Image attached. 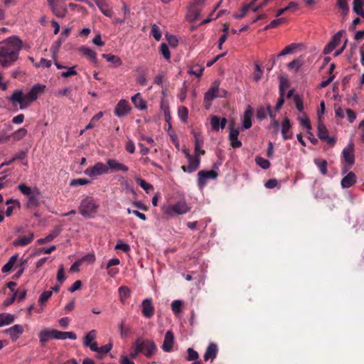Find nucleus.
I'll return each mask as SVG.
<instances>
[{
  "mask_svg": "<svg viewBox=\"0 0 364 364\" xmlns=\"http://www.w3.org/2000/svg\"><path fill=\"white\" fill-rule=\"evenodd\" d=\"M21 48L22 41L16 36L0 42V65L4 68L12 65L18 60Z\"/></svg>",
  "mask_w": 364,
  "mask_h": 364,
  "instance_id": "f257e3e1",
  "label": "nucleus"
},
{
  "mask_svg": "<svg viewBox=\"0 0 364 364\" xmlns=\"http://www.w3.org/2000/svg\"><path fill=\"white\" fill-rule=\"evenodd\" d=\"M45 87V85L37 84L26 95H23L22 90H16L9 97V100L15 106L17 105L16 103H18L21 109H26L37 99L38 94L44 91Z\"/></svg>",
  "mask_w": 364,
  "mask_h": 364,
  "instance_id": "f03ea898",
  "label": "nucleus"
},
{
  "mask_svg": "<svg viewBox=\"0 0 364 364\" xmlns=\"http://www.w3.org/2000/svg\"><path fill=\"white\" fill-rule=\"evenodd\" d=\"M18 189L22 194L27 196L26 207L28 209H35L40 205L39 196L41 193L37 188H31L25 183H21L18 186Z\"/></svg>",
  "mask_w": 364,
  "mask_h": 364,
  "instance_id": "7ed1b4c3",
  "label": "nucleus"
},
{
  "mask_svg": "<svg viewBox=\"0 0 364 364\" xmlns=\"http://www.w3.org/2000/svg\"><path fill=\"white\" fill-rule=\"evenodd\" d=\"M99 205L92 197L83 198L79 206V213L85 218H92L97 212Z\"/></svg>",
  "mask_w": 364,
  "mask_h": 364,
  "instance_id": "20e7f679",
  "label": "nucleus"
},
{
  "mask_svg": "<svg viewBox=\"0 0 364 364\" xmlns=\"http://www.w3.org/2000/svg\"><path fill=\"white\" fill-rule=\"evenodd\" d=\"M190 210L187 203L184 200H179L173 205L164 206L163 211L168 215H172L173 213L182 215L188 213Z\"/></svg>",
  "mask_w": 364,
  "mask_h": 364,
  "instance_id": "39448f33",
  "label": "nucleus"
},
{
  "mask_svg": "<svg viewBox=\"0 0 364 364\" xmlns=\"http://www.w3.org/2000/svg\"><path fill=\"white\" fill-rule=\"evenodd\" d=\"M136 344L140 347V353L146 358H151L156 351V346L154 341L143 340L140 338L136 340Z\"/></svg>",
  "mask_w": 364,
  "mask_h": 364,
  "instance_id": "423d86ee",
  "label": "nucleus"
},
{
  "mask_svg": "<svg viewBox=\"0 0 364 364\" xmlns=\"http://www.w3.org/2000/svg\"><path fill=\"white\" fill-rule=\"evenodd\" d=\"M219 82H214L211 87L209 88V90L205 92L204 96V101L205 102H209L208 105L205 106L206 109L209 108V106L210 105V102L216 97H223V95L225 94V91L223 90L221 92L222 94L219 93Z\"/></svg>",
  "mask_w": 364,
  "mask_h": 364,
  "instance_id": "0eeeda50",
  "label": "nucleus"
},
{
  "mask_svg": "<svg viewBox=\"0 0 364 364\" xmlns=\"http://www.w3.org/2000/svg\"><path fill=\"white\" fill-rule=\"evenodd\" d=\"M85 175L90 177H97L108 173V166L102 162L96 163L93 166H90L84 171Z\"/></svg>",
  "mask_w": 364,
  "mask_h": 364,
  "instance_id": "6e6552de",
  "label": "nucleus"
},
{
  "mask_svg": "<svg viewBox=\"0 0 364 364\" xmlns=\"http://www.w3.org/2000/svg\"><path fill=\"white\" fill-rule=\"evenodd\" d=\"M218 173L214 170L200 171L198 173V186L200 190L207 185L209 179H216Z\"/></svg>",
  "mask_w": 364,
  "mask_h": 364,
  "instance_id": "1a4fd4ad",
  "label": "nucleus"
},
{
  "mask_svg": "<svg viewBox=\"0 0 364 364\" xmlns=\"http://www.w3.org/2000/svg\"><path fill=\"white\" fill-rule=\"evenodd\" d=\"M131 109V107L126 100H120L114 108V113L116 116L122 117L128 114Z\"/></svg>",
  "mask_w": 364,
  "mask_h": 364,
  "instance_id": "9d476101",
  "label": "nucleus"
},
{
  "mask_svg": "<svg viewBox=\"0 0 364 364\" xmlns=\"http://www.w3.org/2000/svg\"><path fill=\"white\" fill-rule=\"evenodd\" d=\"M317 129L318 136L321 140L326 141L328 144L331 146L335 144V139L333 137H329L328 131L323 123L319 122L318 124Z\"/></svg>",
  "mask_w": 364,
  "mask_h": 364,
  "instance_id": "9b49d317",
  "label": "nucleus"
},
{
  "mask_svg": "<svg viewBox=\"0 0 364 364\" xmlns=\"http://www.w3.org/2000/svg\"><path fill=\"white\" fill-rule=\"evenodd\" d=\"M342 156L344 161L350 166H352L355 163L354 144L353 142H350L348 146L343 149Z\"/></svg>",
  "mask_w": 364,
  "mask_h": 364,
  "instance_id": "f8f14e48",
  "label": "nucleus"
},
{
  "mask_svg": "<svg viewBox=\"0 0 364 364\" xmlns=\"http://www.w3.org/2000/svg\"><path fill=\"white\" fill-rule=\"evenodd\" d=\"M229 140L233 148H240L242 146V142L238 140L239 130L234 127V123L231 122L229 125Z\"/></svg>",
  "mask_w": 364,
  "mask_h": 364,
  "instance_id": "ddd939ff",
  "label": "nucleus"
},
{
  "mask_svg": "<svg viewBox=\"0 0 364 364\" xmlns=\"http://www.w3.org/2000/svg\"><path fill=\"white\" fill-rule=\"evenodd\" d=\"M141 313L146 318H151L154 314V307L151 299H145L141 303Z\"/></svg>",
  "mask_w": 364,
  "mask_h": 364,
  "instance_id": "4468645a",
  "label": "nucleus"
},
{
  "mask_svg": "<svg viewBox=\"0 0 364 364\" xmlns=\"http://www.w3.org/2000/svg\"><path fill=\"white\" fill-rule=\"evenodd\" d=\"M23 327L20 324H16L12 327L5 330V333L9 335L13 341H16L23 333Z\"/></svg>",
  "mask_w": 364,
  "mask_h": 364,
  "instance_id": "2eb2a0df",
  "label": "nucleus"
},
{
  "mask_svg": "<svg viewBox=\"0 0 364 364\" xmlns=\"http://www.w3.org/2000/svg\"><path fill=\"white\" fill-rule=\"evenodd\" d=\"M108 170L110 169L112 171H123L127 172L129 167L124 164L119 163L116 159H108L107 161Z\"/></svg>",
  "mask_w": 364,
  "mask_h": 364,
  "instance_id": "dca6fc26",
  "label": "nucleus"
},
{
  "mask_svg": "<svg viewBox=\"0 0 364 364\" xmlns=\"http://www.w3.org/2000/svg\"><path fill=\"white\" fill-rule=\"evenodd\" d=\"M218 352V346L214 343H210L207 347L205 354L203 355L204 360H213L216 358Z\"/></svg>",
  "mask_w": 364,
  "mask_h": 364,
  "instance_id": "f3484780",
  "label": "nucleus"
},
{
  "mask_svg": "<svg viewBox=\"0 0 364 364\" xmlns=\"http://www.w3.org/2000/svg\"><path fill=\"white\" fill-rule=\"evenodd\" d=\"M193 134L194 136L195 154L199 155V156L204 155L205 152L201 149L203 145V137L200 134L196 132H193Z\"/></svg>",
  "mask_w": 364,
  "mask_h": 364,
  "instance_id": "a211bd4d",
  "label": "nucleus"
},
{
  "mask_svg": "<svg viewBox=\"0 0 364 364\" xmlns=\"http://www.w3.org/2000/svg\"><path fill=\"white\" fill-rule=\"evenodd\" d=\"M174 341V336L172 331H168L165 334L164 341L162 345V349L164 352H171L172 350Z\"/></svg>",
  "mask_w": 364,
  "mask_h": 364,
  "instance_id": "6ab92c4d",
  "label": "nucleus"
},
{
  "mask_svg": "<svg viewBox=\"0 0 364 364\" xmlns=\"http://www.w3.org/2000/svg\"><path fill=\"white\" fill-rule=\"evenodd\" d=\"M79 51L92 63L97 64V53L94 50L90 48L81 46L79 48Z\"/></svg>",
  "mask_w": 364,
  "mask_h": 364,
  "instance_id": "aec40b11",
  "label": "nucleus"
},
{
  "mask_svg": "<svg viewBox=\"0 0 364 364\" xmlns=\"http://www.w3.org/2000/svg\"><path fill=\"white\" fill-rule=\"evenodd\" d=\"M355 183L356 176L353 172L350 171L342 178L341 185L342 188H348L353 186Z\"/></svg>",
  "mask_w": 364,
  "mask_h": 364,
  "instance_id": "412c9836",
  "label": "nucleus"
},
{
  "mask_svg": "<svg viewBox=\"0 0 364 364\" xmlns=\"http://www.w3.org/2000/svg\"><path fill=\"white\" fill-rule=\"evenodd\" d=\"M131 100L136 108L141 110L146 108V102L142 99L139 92L132 97Z\"/></svg>",
  "mask_w": 364,
  "mask_h": 364,
  "instance_id": "4be33fe9",
  "label": "nucleus"
},
{
  "mask_svg": "<svg viewBox=\"0 0 364 364\" xmlns=\"http://www.w3.org/2000/svg\"><path fill=\"white\" fill-rule=\"evenodd\" d=\"M252 110L250 106L246 109L243 116L242 126L247 129L252 127Z\"/></svg>",
  "mask_w": 364,
  "mask_h": 364,
  "instance_id": "5701e85b",
  "label": "nucleus"
},
{
  "mask_svg": "<svg viewBox=\"0 0 364 364\" xmlns=\"http://www.w3.org/2000/svg\"><path fill=\"white\" fill-rule=\"evenodd\" d=\"M33 237V233L30 232L28 235H23L18 237L14 241V245L15 246H26L32 242Z\"/></svg>",
  "mask_w": 364,
  "mask_h": 364,
  "instance_id": "b1692460",
  "label": "nucleus"
},
{
  "mask_svg": "<svg viewBox=\"0 0 364 364\" xmlns=\"http://www.w3.org/2000/svg\"><path fill=\"white\" fill-rule=\"evenodd\" d=\"M291 123L288 118H285L282 124V134L284 140L291 139L292 134H288L289 129H291Z\"/></svg>",
  "mask_w": 364,
  "mask_h": 364,
  "instance_id": "393cba45",
  "label": "nucleus"
},
{
  "mask_svg": "<svg viewBox=\"0 0 364 364\" xmlns=\"http://www.w3.org/2000/svg\"><path fill=\"white\" fill-rule=\"evenodd\" d=\"M53 335H54L53 329H52V330L44 329V330L41 331L38 334L40 342L43 345H44L50 339L53 338Z\"/></svg>",
  "mask_w": 364,
  "mask_h": 364,
  "instance_id": "a878e982",
  "label": "nucleus"
},
{
  "mask_svg": "<svg viewBox=\"0 0 364 364\" xmlns=\"http://www.w3.org/2000/svg\"><path fill=\"white\" fill-rule=\"evenodd\" d=\"M14 316L11 314H0V327L12 323L14 321Z\"/></svg>",
  "mask_w": 364,
  "mask_h": 364,
  "instance_id": "bb28decb",
  "label": "nucleus"
},
{
  "mask_svg": "<svg viewBox=\"0 0 364 364\" xmlns=\"http://www.w3.org/2000/svg\"><path fill=\"white\" fill-rule=\"evenodd\" d=\"M101 12L107 17H111L112 10L103 1V0H97L95 1Z\"/></svg>",
  "mask_w": 364,
  "mask_h": 364,
  "instance_id": "cd10ccee",
  "label": "nucleus"
},
{
  "mask_svg": "<svg viewBox=\"0 0 364 364\" xmlns=\"http://www.w3.org/2000/svg\"><path fill=\"white\" fill-rule=\"evenodd\" d=\"M103 117V112H99L95 115H94L89 124L85 127V128L80 132V134H82L85 130L91 129L94 128L96 125V122L99 121Z\"/></svg>",
  "mask_w": 364,
  "mask_h": 364,
  "instance_id": "c85d7f7f",
  "label": "nucleus"
},
{
  "mask_svg": "<svg viewBox=\"0 0 364 364\" xmlns=\"http://www.w3.org/2000/svg\"><path fill=\"white\" fill-rule=\"evenodd\" d=\"M53 14L58 18H64L68 13V9L64 6H56L50 9Z\"/></svg>",
  "mask_w": 364,
  "mask_h": 364,
  "instance_id": "c756f323",
  "label": "nucleus"
},
{
  "mask_svg": "<svg viewBox=\"0 0 364 364\" xmlns=\"http://www.w3.org/2000/svg\"><path fill=\"white\" fill-rule=\"evenodd\" d=\"M364 2L363 0H353V11L358 15L364 18V10L363 9Z\"/></svg>",
  "mask_w": 364,
  "mask_h": 364,
  "instance_id": "7c9ffc66",
  "label": "nucleus"
},
{
  "mask_svg": "<svg viewBox=\"0 0 364 364\" xmlns=\"http://www.w3.org/2000/svg\"><path fill=\"white\" fill-rule=\"evenodd\" d=\"M112 348V343H109L105 346H100L98 348V350H97L96 353H97V357L100 359H102L103 355L107 354Z\"/></svg>",
  "mask_w": 364,
  "mask_h": 364,
  "instance_id": "2f4dec72",
  "label": "nucleus"
},
{
  "mask_svg": "<svg viewBox=\"0 0 364 364\" xmlns=\"http://www.w3.org/2000/svg\"><path fill=\"white\" fill-rule=\"evenodd\" d=\"M102 56L108 62L114 63L115 67H119L122 64V60L117 55L104 53Z\"/></svg>",
  "mask_w": 364,
  "mask_h": 364,
  "instance_id": "473e14b6",
  "label": "nucleus"
},
{
  "mask_svg": "<svg viewBox=\"0 0 364 364\" xmlns=\"http://www.w3.org/2000/svg\"><path fill=\"white\" fill-rule=\"evenodd\" d=\"M17 258H18V255H16L11 257L9 262L3 266V267L1 269L2 272L6 273V272H10L11 270V269L13 268L14 264L16 263Z\"/></svg>",
  "mask_w": 364,
  "mask_h": 364,
  "instance_id": "72a5a7b5",
  "label": "nucleus"
},
{
  "mask_svg": "<svg viewBox=\"0 0 364 364\" xmlns=\"http://www.w3.org/2000/svg\"><path fill=\"white\" fill-rule=\"evenodd\" d=\"M96 337L97 331L95 330L89 331L84 337L83 345L85 346L90 345L92 342L95 341Z\"/></svg>",
  "mask_w": 364,
  "mask_h": 364,
  "instance_id": "f704fd0d",
  "label": "nucleus"
},
{
  "mask_svg": "<svg viewBox=\"0 0 364 364\" xmlns=\"http://www.w3.org/2000/svg\"><path fill=\"white\" fill-rule=\"evenodd\" d=\"M135 180L137 184L140 186L147 193H149L150 191H152L154 189L153 186L147 183L144 179L139 177H136Z\"/></svg>",
  "mask_w": 364,
  "mask_h": 364,
  "instance_id": "c9c22d12",
  "label": "nucleus"
},
{
  "mask_svg": "<svg viewBox=\"0 0 364 364\" xmlns=\"http://www.w3.org/2000/svg\"><path fill=\"white\" fill-rule=\"evenodd\" d=\"M336 6L341 11L343 16L347 15L349 11L347 0H337Z\"/></svg>",
  "mask_w": 364,
  "mask_h": 364,
  "instance_id": "e433bc0d",
  "label": "nucleus"
},
{
  "mask_svg": "<svg viewBox=\"0 0 364 364\" xmlns=\"http://www.w3.org/2000/svg\"><path fill=\"white\" fill-rule=\"evenodd\" d=\"M119 330L122 338H127L130 333V327L125 325V321H122L119 325Z\"/></svg>",
  "mask_w": 364,
  "mask_h": 364,
  "instance_id": "4c0bfd02",
  "label": "nucleus"
},
{
  "mask_svg": "<svg viewBox=\"0 0 364 364\" xmlns=\"http://www.w3.org/2000/svg\"><path fill=\"white\" fill-rule=\"evenodd\" d=\"M315 164L319 168L321 173L326 175L327 173V161L326 160L314 159Z\"/></svg>",
  "mask_w": 364,
  "mask_h": 364,
  "instance_id": "58836bf2",
  "label": "nucleus"
},
{
  "mask_svg": "<svg viewBox=\"0 0 364 364\" xmlns=\"http://www.w3.org/2000/svg\"><path fill=\"white\" fill-rule=\"evenodd\" d=\"M27 130L25 128H20L12 134L14 140L19 141L26 136Z\"/></svg>",
  "mask_w": 364,
  "mask_h": 364,
  "instance_id": "ea45409f",
  "label": "nucleus"
},
{
  "mask_svg": "<svg viewBox=\"0 0 364 364\" xmlns=\"http://www.w3.org/2000/svg\"><path fill=\"white\" fill-rule=\"evenodd\" d=\"M256 164L263 169H267L270 166V162L261 156H257L255 159Z\"/></svg>",
  "mask_w": 364,
  "mask_h": 364,
  "instance_id": "a19ab883",
  "label": "nucleus"
},
{
  "mask_svg": "<svg viewBox=\"0 0 364 364\" xmlns=\"http://www.w3.org/2000/svg\"><path fill=\"white\" fill-rule=\"evenodd\" d=\"M296 48V45L295 43H291L287 46H286L278 55L277 57H281L287 54L292 53Z\"/></svg>",
  "mask_w": 364,
  "mask_h": 364,
  "instance_id": "79ce46f5",
  "label": "nucleus"
},
{
  "mask_svg": "<svg viewBox=\"0 0 364 364\" xmlns=\"http://www.w3.org/2000/svg\"><path fill=\"white\" fill-rule=\"evenodd\" d=\"M178 117L183 122L187 121L188 110L186 107H180L178 110Z\"/></svg>",
  "mask_w": 364,
  "mask_h": 364,
  "instance_id": "37998d69",
  "label": "nucleus"
},
{
  "mask_svg": "<svg viewBox=\"0 0 364 364\" xmlns=\"http://www.w3.org/2000/svg\"><path fill=\"white\" fill-rule=\"evenodd\" d=\"M188 355L186 360L188 361H196L198 360L199 355L197 351L192 348H188L187 350Z\"/></svg>",
  "mask_w": 364,
  "mask_h": 364,
  "instance_id": "c03bdc74",
  "label": "nucleus"
},
{
  "mask_svg": "<svg viewBox=\"0 0 364 364\" xmlns=\"http://www.w3.org/2000/svg\"><path fill=\"white\" fill-rule=\"evenodd\" d=\"M119 294L121 300H124L130 296V290L127 287L122 286L119 288Z\"/></svg>",
  "mask_w": 364,
  "mask_h": 364,
  "instance_id": "a18cd8bd",
  "label": "nucleus"
},
{
  "mask_svg": "<svg viewBox=\"0 0 364 364\" xmlns=\"http://www.w3.org/2000/svg\"><path fill=\"white\" fill-rule=\"evenodd\" d=\"M52 294L53 293L51 291H45L41 294L38 299V302L40 303L41 306L44 305V304L50 298Z\"/></svg>",
  "mask_w": 364,
  "mask_h": 364,
  "instance_id": "49530a36",
  "label": "nucleus"
},
{
  "mask_svg": "<svg viewBox=\"0 0 364 364\" xmlns=\"http://www.w3.org/2000/svg\"><path fill=\"white\" fill-rule=\"evenodd\" d=\"M160 53L166 60L171 58V53L168 46L166 43H161L160 46Z\"/></svg>",
  "mask_w": 364,
  "mask_h": 364,
  "instance_id": "de8ad7c7",
  "label": "nucleus"
},
{
  "mask_svg": "<svg viewBox=\"0 0 364 364\" xmlns=\"http://www.w3.org/2000/svg\"><path fill=\"white\" fill-rule=\"evenodd\" d=\"M151 34L153 36V37L156 41H159L161 38V30H160L159 27L156 24L152 25L151 30Z\"/></svg>",
  "mask_w": 364,
  "mask_h": 364,
  "instance_id": "09e8293b",
  "label": "nucleus"
},
{
  "mask_svg": "<svg viewBox=\"0 0 364 364\" xmlns=\"http://www.w3.org/2000/svg\"><path fill=\"white\" fill-rule=\"evenodd\" d=\"M90 181L88 179L86 178H77V179H73L70 185L71 186H84L90 183Z\"/></svg>",
  "mask_w": 364,
  "mask_h": 364,
  "instance_id": "8fccbe9b",
  "label": "nucleus"
},
{
  "mask_svg": "<svg viewBox=\"0 0 364 364\" xmlns=\"http://www.w3.org/2000/svg\"><path fill=\"white\" fill-rule=\"evenodd\" d=\"M56 279L60 284L65 279V270L63 264L59 265Z\"/></svg>",
  "mask_w": 364,
  "mask_h": 364,
  "instance_id": "3c124183",
  "label": "nucleus"
},
{
  "mask_svg": "<svg viewBox=\"0 0 364 364\" xmlns=\"http://www.w3.org/2000/svg\"><path fill=\"white\" fill-rule=\"evenodd\" d=\"M210 124L213 130L218 131L220 129V117L216 115L212 116L210 119Z\"/></svg>",
  "mask_w": 364,
  "mask_h": 364,
  "instance_id": "603ef678",
  "label": "nucleus"
},
{
  "mask_svg": "<svg viewBox=\"0 0 364 364\" xmlns=\"http://www.w3.org/2000/svg\"><path fill=\"white\" fill-rule=\"evenodd\" d=\"M199 167H198V161L195 164H188V166H182L181 169L186 173H193L196 171Z\"/></svg>",
  "mask_w": 364,
  "mask_h": 364,
  "instance_id": "864d4df0",
  "label": "nucleus"
},
{
  "mask_svg": "<svg viewBox=\"0 0 364 364\" xmlns=\"http://www.w3.org/2000/svg\"><path fill=\"white\" fill-rule=\"evenodd\" d=\"M182 302L180 300H174L171 303V309L174 314H178L182 308Z\"/></svg>",
  "mask_w": 364,
  "mask_h": 364,
  "instance_id": "5fc2aeb1",
  "label": "nucleus"
},
{
  "mask_svg": "<svg viewBox=\"0 0 364 364\" xmlns=\"http://www.w3.org/2000/svg\"><path fill=\"white\" fill-rule=\"evenodd\" d=\"M301 65V60L296 59L289 63L287 67L289 70L294 69L296 71H297L300 68Z\"/></svg>",
  "mask_w": 364,
  "mask_h": 364,
  "instance_id": "6e6d98bb",
  "label": "nucleus"
},
{
  "mask_svg": "<svg viewBox=\"0 0 364 364\" xmlns=\"http://www.w3.org/2000/svg\"><path fill=\"white\" fill-rule=\"evenodd\" d=\"M294 101L295 102L297 109L299 112H302L304 109V104L301 97L299 95H295L294 96Z\"/></svg>",
  "mask_w": 364,
  "mask_h": 364,
  "instance_id": "4d7b16f0",
  "label": "nucleus"
},
{
  "mask_svg": "<svg viewBox=\"0 0 364 364\" xmlns=\"http://www.w3.org/2000/svg\"><path fill=\"white\" fill-rule=\"evenodd\" d=\"M132 348V350L130 353L129 355L132 358H136L138 356V355L139 353H140V350H141L140 347L137 346L136 342L135 341L133 343Z\"/></svg>",
  "mask_w": 364,
  "mask_h": 364,
  "instance_id": "13d9d810",
  "label": "nucleus"
},
{
  "mask_svg": "<svg viewBox=\"0 0 364 364\" xmlns=\"http://www.w3.org/2000/svg\"><path fill=\"white\" fill-rule=\"evenodd\" d=\"M166 38L168 43V44L172 47H176L178 45V39L173 35H166Z\"/></svg>",
  "mask_w": 364,
  "mask_h": 364,
  "instance_id": "bf43d9fd",
  "label": "nucleus"
},
{
  "mask_svg": "<svg viewBox=\"0 0 364 364\" xmlns=\"http://www.w3.org/2000/svg\"><path fill=\"white\" fill-rule=\"evenodd\" d=\"M56 237L55 234H50L44 238H41L37 240L38 244L43 245L46 242H51Z\"/></svg>",
  "mask_w": 364,
  "mask_h": 364,
  "instance_id": "052dcab7",
  "label": "nucleus"
},
{
  "mask_svg": "<svg viewBox=\"0 0 364 364\" xmlns=\"http://www.w3.org/2000/svg\"><path fill=\"white\" fill-rule=\"evenodd\" d=\"M116 250H121L124 252H128L130 250V247L128 244L124 243L122 242H117L115 246Z\"/></svg>",
  "mask_w": 364,
  "mask_h": 364,
  "instance_id": "680f3d73",
  "label": "nucleus"
},
{
  "mask_svg": "<svg viewBox=\"0 0 364 364\" xmlns=\"http://www.w3.org/2000/svg\"><path fill=\"white\" fill-rule=\"evenodd\" d=\"M50 65H51V61L48 60L47 59L43 58L41 59V60L38 63L35 64V66L36 68H40V67L50 68Z\"/></svg>",
  "mask_w": 364,
  "mask_h": 364,
  "instance_id": "e2e57ef3",
  "label": "nucleus"
},
{
  "mask_svg": "<svg viewBox=\"0 0 364 364\" xmlns=\"http://www.w3.org/2000/svg\"><path fill=\"white\" fill-rule=\"evenodd\" d=\"M80 260H82V263L83 262L93 263L95 261V255L93 253H88L83 256Z\"/></svg>",
  "mask_w": 364,
  "mask_h": 364,
  "instance_id": "0e129e2a",
  "label": "nucleus"
},
{
  "mask_svg": "<svg viewBox=\"0 0 364 364\" xmlns=\"http://www.w3.org/2000/svg\"><path fill=\"white\" fill-rule=\"evenodd\" d=\"M77 71L75 70V67L69 68L66 72H62L60 75L63 77H69L73 75H76Z\"/></svg>",
  "mask_w": 364,
  "mask_h": 364,
  "instance_id": "69168bd1",
  "label": "nucleus"
},
{
  "mask_svg": "<svg viewBox=\"0 0 364 364\" xmlns=\"http://www.w3.org/2000/svg\"><path fill=\"white\" fill-rule=\"evenodd\" d=\"M267 111L264 107H261L257 111V118L259 120H262L266 118Z\"/></svg>",
  "mask_w": 364,
  "mask_h": 364,
  "instance_id": "338daca9",
  "label": "nucleus"
},
{
  "mask_svg": "<svg viewBox=\"0 0 364 364\" xmlns=\"http://www.w3.org/2000/svg\"><path fill=\"white\" fill-rule=\"evenodd\" d=\"M125 149H126L127 151H128L130 154L134 153V151H135V145H134V142L131 139H129L127 141L126 145H125Z\"/></svg>",
  "mask_w": 364,
  "mask_h": 364,
  "instance_id": "774afa93",
  "label": "nucleus"
}]
</instances>
